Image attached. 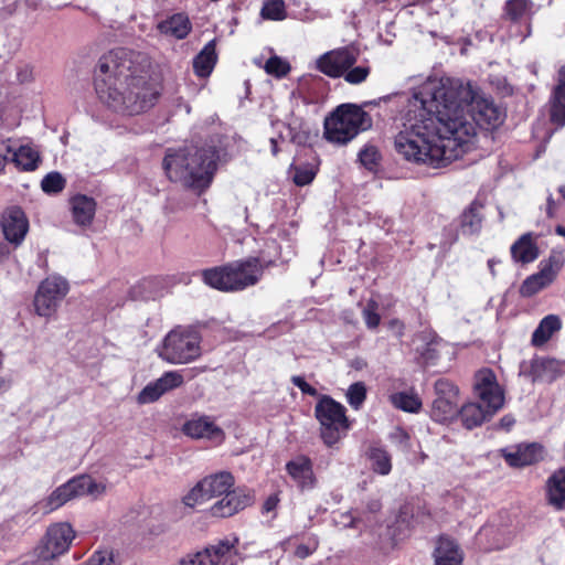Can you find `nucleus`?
I'll return each instance as SVG.
<instances>
[{
	"mask_svg": "<svg viewBox=\"0 0 565 565\" xmlns=\"http://www.w3.org/2000/svg\"><path fill=\"white\" fill-rule=\"evenodd\" d=\"M286 469L302 488L312 486V465L309 458L305 456L297 457L287 463Z\"/></svg>",
	"mask_w": 565,
	"mask_h": 565,
	"instance_id": "bb28decb",
	"label": "nucleus"
},
{
	"mask_svg": "<svg viewBox=\"0 0 565 565\" xmlns=\"http://www.w3.org/2000/svg\"><path fill=\"white\" fill-rule=\"evenodd\" d=\"M371 68L369 65H359V66H352L351 68H348V71L342 75L344 81L352 85H358L367 78L370 75Z\"/></svg>",
	"mask_w": 565,
	"mask_h": 565,
	"instance_id": "c03bdc74",
	"label": "nucleus"
},
{
	"mask_svg": "<svg viewBox=\"0 0 565 565\" xmlns=\"http://www.w3.org/2000/svg\"><path fill=\"white\" fill-rule=\"evenodd\" d=\"M564 265V257L561 253H553L550 257L541 263L539 273L529 276L520 287V294L523 297H532L556 278L558 271Z\"/></svg>",
	"mask_w": 565,
	"mask_h": 565,
	"instance_id": "9b49d317",
	"label": "nucleus"
},
{
	"mask_svg": "<svg viewBox=\"0 0 565 565\" xmlns=\"http://www.w3.org/2000/svg\"><path fill=\"white\" fill-rule=\"evenodd\" d=\"M0 224L8 244H13L15 247L23 242L29 230L28 218L18 206L7 209Z\"/></svg>",
	"mask_w": 565,
	"mask_h": 565,
	"instance_id": "ddd939ff",
	"label": "nucleus"
},
{
	"mask_svg": "<svg viewBox=\"0 0 565 565\" xmlns=\"http://www.w3.org/2000/svg\"><path fill=\"white\" fill-rule=\"evenodd\" d=\"M316 546H317L316 543H313L312 545L299 544L296 547L295 554L299 558H306L313 553V551L316 550Z\"/></svg>",
	"mask_w": 565,
	"mask_h": 565,
	"instance_id": "603ef678",
	"label": "nucleus"
},
{
	"mask_svg": "<svg viewBox=\"0 0 565 565\" xmlns=\"http://www.w3.org/2000/svg\"><path fill=\"white\" fill-rule=\"evenodd\" d=\"M550 121L558 128L565 126V65L557 72V83L550 98Z\"/></svg>",
	"mask_w": 565,
	"mask_h": 565,
	"instance_id": "a211bd4d",
	"label": "nucleus"
},
{
	"mask_svg": "<svg viewBox=\"0 0 565 565\" xmlns=\"http://www.w3.org/2000/svg\"><path fill=\"white\" fill-rule=\"evenodd\" d=\"M556 203L553 199V195L550 194L547 198V206H546V213L548 217H553L555 214Z\"/></svg>",
	"mask_w": 565,
	"mask_h": 565,
	"instance_id": "13d9d810",
	"label": "nucleus"
},
{
	"mask_svg": "<svg viewBox=\"0 0 565 565\" xmlns=\"http://www.w3.org/2000/svg\"><path fill=\"white\" fill-rule=\"evenodd\" d=\"M218 154L214 147L185 146L168 149L162 167L171 182L203 191L210 186L217 169Z\"/></svg>",
	"mask_w": 565,
	"mask_h": 565,
	"instance_id": "7ed1b4c3",
	"label": "nucleus"
},
{
	"mask_svg": "<svg viewBox=\"0 0 565 565\" xmlns=\"http://www.w3.org/2000/svg\"><path fill=\"white\" fill-rule=\"evenodd\" d=\"M105 491V484L96 482L92 476L79 475L58 487L52 494H95Z\"/></svg>",
	"mask_w": 565,
	"mask_h": 565,
	"instance_id": "aec40b11",
	"label": "nucleus"
},
{
	"mask_svg": "<svg viewBox=\"0 0 565 565\" xmlns=\"http://www.w3.org/2000/svg\"><path fill=\"white\" fill-rule=\"evenodd\" d=\"M392 405L407 413H418L422 408V399L414 392H397L390 396Z\"/></svg>",
	"mask_w": 565,
	"mask_h": 565,
	"instance_id": "2f4dec72",
	"label": "nucleus"
},
{
	"mask_svg": "<svg viewBox=\"0 0 565 565\" xmlns=\"http://www.w3.org/2000/svg\"><path fill=\"white\" fill-rule=\"evenodd\" d=\"M68 292L67 281L60 276L44 279L35 294L34 307L41 317H51L55 313L60 302Z\"/></svg>",
	"mask_w": 565,
	"mask_h": 565,
	"instance_id": "9d476101",
	"label": "nucleus"
},
{
	"mask_svg": "<svg viewBox=\"0 0 565 565\" xmlns=\"http://www.w3.org/2000/svg\"><path fill=\"white\" fill-rule=\"evenodd\" d=\"M235 478L230 471H220L204 477L189 494H234Z\"/></svg>",
	"mask_w": 565,
	"mask_h": 565,
	"instance_id": "f3484780",
	"label": "nucleus"
},
{
	"mask_svg": "<svg viewBox=\"0 0 565 565\" xmlns=\"http://www.w3.org/2000/svg\"><path fill=\"white\" fill-rule=\"evenodd\" d=\"M66 180L60 172H50L41 181L43 192L47 194H56L64 190Z\"/></svg>",
	"mask_w": 565,
	"mask_h": 565,
	"instance_id": "58836bf2",
	"label": "nucleus"
},
{
	"mask_svg": "<svg viewBox=\"0 0 565 565\" xmlns=\"http://www.w3.org/2000/svg\"><path fill=\"white\" fill-rule=\"evenodd\" d=\"M86 565H118L114 552L108 548L98 550L87 559Z\"/></svg>",
	"mask_w": 565,
	"mask_h": 565,
	"instance_id": "49530a36",
	"label": "nucleus"
},
{
	"mask_svg": "<svg viewBox=\"0 0 565 565\" xmlns=\"http://www.w3.org/2000/svg\"><path fill=\"white\" fill-rule=\"evenodd\" d=\"M71 497H45L38 501L31 509L32 515H45L62 507Z\"/></svg>",
	"mask_w": 565,
	"mask_h": 565,
	"instance_id": "4c0bfd02",
	"label": "nucleus"
},
{
	"mask_svg": "<svg viewBox=\"0 0 565 565\" xmlns=\"http://www.w3.org/2000/svg\"><path fill=\"white\" fill-rule=\"evenodd\" d=\"M180 565H211V558L206 547L195 553H190L182 557L179 562Z\"/></svg>",
	"mask_w": 565,
	"mask_h": 565,
	"instance_id": "09e8293b",
	"label": "nucleus"
},
{
	"mask_svg": "<svg viewBox=\"0 0 565 565\" xmlns=\"http://www.w3.org/2000/svg\"><path fill=\"white\" fill-rule=\"evenodd\" d=\"M558 367V362L554 359H540L535 360L532 364V372L535 379H547L552 381L555 379L554 373Z\"/></svg>",
	"mask_w": 565,
	"mask_h": 565,
	"instance_id": "e433bc0d",
	"label": "nucleus"
},
{
	"mask_svg": "<svg viewBox=\"0 0 565 565\" xmlns=\"http://www.w3.org/2000/svg\"><path fill=\"white\" fill-rule=\"evenodd\" d=\"M562 328L561 318L557 315H548L544 317L537 328L534 330L531 343L534 347L544 345L554 333L558 332Z\"/></svg>",
	"mask_w": 565,
	"mask_h": 565,
	"instance_id": "a878e982",
	"label": "nucleus"
},
{
	"mask_svg": "<svg viewBox=\"0 0 565 565\" xmlns=\"http://www.w3.org/2000/svg\"><path fill=\"white\" fill-rule=\"evenodd\" d=\"M494 264H495V262L493 259H489L488 260V266H489V268H490V270H491L493 276H494V269H493L494 268Z\"/></svg>",
	"mask_w": 565,
	"mask_h": 565,
	"instance_id": "774afa93",
	"label": "nucleus"
},
{
	"mask_svg": "<svg viewBox=\"0 0 565 565\" xmlns=\"http://www.w3.org/2000/svg\"><path fill=\"white\" fill-rule=\"evenodd\" d=\"M435 399L431 405L430 416L435 422L447 423L458 417L459 390L447 379L435 382Z\"/></svg>",
	"mask_w": 565,
	"mask_h": 565,
	"instance_id": "1a4fd4ad",
	"label": "nucleus"
},
{
	"mask_svg": "<svg viewBox=\"0 0 565 565\" xmlns=\"http://www.w3.org/2000/svg\"><path fill=\"white\" fill-rule=\"evenodd\" d=\"M473 390L484 407L478 403H467L458 408V416L468 429L480 426L504 405V392L492 370L482 369L476 373Z\"/></svg>",
	"mask_w": 565,
	"mask_h": 565,
	"instance_id": "20e7f679",
	"label": "nucleus"
},
{
	"mask_svg": "<svg viewBox=\"0 0 565 565\" xmlns=\"http://www.w3.org/2000/svg\"><path fill=\"white\" fill-rule=\"evenodd\" d=\"M291 382L295 386H297L303 394L310 395V396H317L318 391L308 384L305 379L300 375H294L291 377Z\"/></svg>",
	"mask_w": 565,
	"mask_h": 565,
	"instance_id": "8fccbe9b",
	"label": "nucleus"
},
{
	"mask_svg": "<svg viewBox=\"0 0 565 565\" xmlns=\"http://www.w3.org/2000/svg\"><path fill=\"white\" fill-rule=\"evenodd\" d=\"M408 514V507H403L401 510L399 518L405 521L406 515Z\"/></svg>",
	"mask_w": 565,
	"mask_h": 565,
	"instance_id": "0e129e2a",
	"label": "nucleus"
},
{
	"mask_svg": "<svg viewBox=\"0 0 565 565\" xmlns=\"http://www.w3.org/2000/svg\"><path fill=\"white\" fill-rule=\"evenodd\" d=\"M547 504L555 510H565V497H547Z\"/></svg>",
	"mask_w": 565,
	"mask_h": 565,
	"instance_id": "864d4df0",
	"label": "nucleus"
},
{
	"mask_svg": "<svg viewBox=\"0 0 565 565\" xmlns=\"http://www.w3.org/2000/svg\"><path fill=\"white\" fill-rule=\"evenodd\" d=\"M377 310L379 303L374 299H370L362 310L363 320L371 330L376 329L381 322V316Z\"/></svg>",
	"mask_w": 565,
	"mask_h": 565,
	"instance_id": "79ce46f5",
	"label": "nucleus"
},
{
	"mask_svg": "<svg viewBox=\"0 0 565 565\" xmlns=\"http://www.w3.org/2000/svg\"><path fill=\"white\" fill-rule=\"evenodd\" d=\"M157 29L163 35L172 36L177 40H183L191 32L192 24L186 14L174 13L160 21L157 25Z\"/></svg>",
	"mask_w": 565,
	"mask_h": 565,
	"instance_id": "4be33fe9",
	"label": "nucleus"
},
{
	"mask_svg": "<svg viewBox=\"0 0 565 565\" xmlns=\"http://www.w3.org/2000/svg\"><path fill=\"white\" fill-rule=\"evenodd\" d=\"M371 126V116L360 106L342 104L326 118L324 137L330 142L345 145Z\"/></svg>",
	"mask_w": 565,
	"mask_h": 565,
	"instance_id": "423d86ee",
	"label": "nucleus"
},
{
	"mask_svg": "<svg viewBox=\"0 0 565 565\" xmlns=\"http://www.w3.org/2000/svg\"><path fill=\"white\" fill-rule=\"evenodd\" d=\"M183 376L177 371H169L158 380L147 384L138 394L140 404H150L158 401L163 394L181 386Z\"/></svg>",
	"mask_w": 565,
	"mask_h": 565,
	"instance_id": "4468645a",
	"label": "nucleus"
},
{
	"mask_svg": "<svg viewBox=\"0 0 565 565\" xmlns=\"http://www.w3.org/2000/svg\"><path fill=\"white\" fill-rule=\"evenodd\" d=\"M260 17L264 20L282 21L287 18V10L284 0H267L264 2Z\"/></svg>",
	"mask_w": 565,
	"mask_h": 565,
	"instance_id": "c9c22d12",
	"label": "nucleus"
},
{
	"mask_svg": "<svg viewBox=\"0 0 565 565\" xmlns=\"http://www.w3.org/2000/svg\"><path fill=\"white\" fill-rule=\"evenodd\" d=\"M279 503V497H267L266 501L263 504L262 512L263 514H268L275 512L277 505ZM276 516L275 513L270 516L273 520Z\"/></svg>",
	"mask_w": 565,
	"mask_h": 565,
	"instance_id": "3c124183",
	"label": "nucleus"
},
{
	"mask_svg": "<svg viewBox=\"0 0 565 565\" xmlns=\"http://www.w3.org/2000/svg\"><path fill=\"white\" fill-rule=\"evenodd\" d=\"M320 423V436L328 447L335 445L349 429L345 407L328 395H322L315 407Z\"/></svg>",
	"mask_w": 565,
	"mask_h": 565,
	"instance_id": "6e6552de",
	"label": "nucleus"
},
{
	"mask_svg": "<svg viewBox=\"0 0 565 565\" xmlns=\"http://www.w3.org/2000/svg\"><path fill=\"white\" fill-rule=\"evenodd\" d=\"M265 71L270 75L281 78L289 73L290 65L279 56H271L265 64Z\"/></svg>",
	"mask_w": 565,
	"mask_h": 565,
	"instance_id": "37998d69",
	"label": "nucleus"
},
{
	"mask_svg": "<svg viewBox=\"0 0 565 565\" xmlns=\"http://www.w3.org/2000/svg\"><path fill=\"white\" fill-rule=\"evenodd\" d=\"M504 15L511 22H520L522 19L531 18L535 10L532 0H508L503 8Z\"/></svg>",
	"mask_w": 565,
	"mask_h": 565,
	"instance_id": "c756f323",
	"label": "nucleus"
},
{
	"mask_svg": "<svg viewBox=\"0 0 565 565\" xmlns=\"http://www.w3.org/2000/svg\"><path fill=\"white\" fill-rule=\"evenodd\" d=\"M398 120L395 150L407 161L440 168L466 152L476 126L494 128L502 122V113L469 84L435 78L414 92Z\"/></svg>",
	"mask_w": 565,
	"mask_h": 565,
	"instance_id": "f257e3e1",
	"label": "nucleus"
},
{
	"mask_svg": "<svg viewBox=\"0 0 565 565\" xmlns=\"http://www.w3.org/2000/svg\"><path fill=\"white\" fill-rule=\"evenodd\" d=\"M507 463L514 468L534 465L544 458V448L539 443L520 444L502 450Z\"/></svg>",
	"mask_w": 565,
	"mask_h": 565,
	"instance_id": "2eb2a0df",
	"label": "nucleus"
},
{
	"mask_svg": "<svg viewBox=\"0 0 565 565\" xmlns=\"http://www.w3.org/2000/svg\"><path fill=\"white\" fill-rule=\"evenodd\" d=\"M366 398V386L363 382L351 384L347 392L348 403L354 409H359Z\"/></svg>",
	"mask_w": 565,
	"mask_h": 565,
	"instance_id": "a19ab883",
	"label": "nucleus"
},
{
	"mask_svg": "<svg viewBox=\"0 0 565 565\" xmlns=\"http://www.w3.org/2000/svg\"><path fill=\"white\" fill-rule=\"evenodd\" d=\"M7 154L8 153H4V154L0 153V171H2L7 164V160H8Z\"/></svg>",
	"mask_w": 565,
	"mask_h": 565,
	"instance_id": "e2e57ef3",
	"label": "nucleus"
},
{
	"mask_svg": "<svg viewBox=\"0 0 565 565\" xmlns=\"http://www.w3.org/2000/svg\"><path fill=\"white\" fill-rule=\"evenodd\" d=\"M366 456L374 471L381 475L390 473L392 469L391 456L384 448L380 446H371Z\"/></svg>",
	"mask_w": 565,
	"mask_h": 565,
	"instance_id": "473e14b6",
	"label": "nucleus"
},
{
	"mask_svg": "<svg viewBox=\"0 0 565 565\" xmlns=\"http://www.w3.org/2000/svg\"><path fill=\"white\" fill-rule=\"evenodd\" d=\"M370 509H371V511H372V512L377 511V510L380 509V503H379V501H374V502H372V504L370 505Z\"/></svg>",
	"mask_w": 565,
	"mask_h": 565,
	"instance_id": "69168bd1",
	"label": "nucleus"
},
{
	"mask_svg": "<svg viewBox=\"0 0 565 565\" xmlns=\"http://www.w3.org/2000/svg\"><path fill=\"white\" fill-rule=\"evenodd\" d=\"M250 499L252 497H223L220 501L215 502L210 510L213 516H232L248 505Z\"/></svg>",
	"mask_w": 565,
	"mask_h": 565,
	"instance_id": "cd10ccee",
	"label": "nucleus"
},
{
	"mask_svg": "<svg viewBox=\"0 0 565 565\" xmlns=\"http://www.w3.org/2000/svg\"><path fill=\"white\" fill-rule=\"evenodd\" d=\"M263 274L264 265L259 258L248 257L203 269L201 278L211 288L223 292H236L255 286Z\"/></svg>",
	"mask_w": 565,
	"mask_h": 565,
	"instance_id": "39448f33",
	"label": "nucleus"
},
{
	"mask_svg": "<svg viewBox=\"0 0 565 565\" xmlns=\"http://www.w3.org/2000/svg\"><path fill=\"white\" fill-rule=\"evenodd\" d=\"M270 145H271V153L274 156H277L279 149H278V145H277V140L275 138H271L270 139Z\"/></svg>",
	"mask_w": 565,
	"mask_h": 565,
	"instance_id": "680f3d73",
	"label": "nucleus"
},
{
	"mask_svg": "<svg viewBox=\"0 0 565 565\" xmlns=\"http://www.w3.org/2000/svg\"><path fill=\"white\" fill-rule=\"evenodd\" d=\"M477 543L483 550L492 551L505 547L508 541L500 529L494 525H484L477 534Z\"/></svg>",
	"mask_w": 565,
	"mask_h": 565,
	"instance_id": "c85d7f7f",
	"label": "nucleus"
},
{
	"mask_svg": "<svg viewBox=\"0 0 565 565\" xmlns=\"http://www.w3.org/2000/svg\"><path fill=\"white\" fill-rule=\"evenodd\" d=\"M359 57V51L354 47L345 46L329 51L321 55L317 61V67L329 77L338 78L355 65Z\"/></svg>",
	"mask_w": 565,
	"mask_h": 565,
	"instance_id": "f8f14e48",
	"label": "nucleus"
},
{
	"mask_svg": "<svg viewBox=\"0 0 565 565\" xmlns=\"http://www.w3.org/2000/svg\"><path fill=\"white\" fill-rule=\"evenodd\" d=\"M11 387V380L0 376V395L9 391Z\"/></svg>",
	"mask_w": 565,
	"mask_h": 565,
	"instance_id": "052dcab7",
	"label": "nucleus"
},
{
	"mask_svg": "<svg viewBox=\"0 0 565 565\" xmlns=\"http://www.w3.org/2000/svg\"><path fill=\"white\" fill-rule=\"evenodd\" d=\"M349 522L344 523V526H355V519L353 516H349Z\"/></svg>",
	"mask_w": 565,
	"mask_h": 565,
	"instance_id": "338daca9",
	"label": "nucleus"
},
{
	"mask_svg": "<svg viewBox=\"0 0 565 565\" xmlns=\"http://www.w3.org/2000/svg\"><path fill=\"white\" fill-rule=\"evenodd\" d=\"M216 61V40L213 39L193 58L194 73L200 77H207L212 73Z\"/></svg>",
	"mask_w": 565,
	"mask_h": 565,
	"instance_id": "393cba45",
	"label": "nucleus"
},
{
	"mask_svg": "<svg viewBox=\"0 0 565 565\" xmlns=\"http://www.w3.org/2000/svg\"><path fill=\"white\" fill-rule=\"evenodd\" d=\"M184 435L194 439H209L217 444L224 440V431L209 416L192 417L183 424Z\"/></svg>",
	"mask_w": 565,
	"mask_h": 565,
	"instance_id": "dca6fc26",
	"label": "nucleus"
},
{
	"mask_svg": "<svg viewBox=\"0 0 565 565\" xmlns=\"http://www.w3.org/2000/svg\"><path fill=\"white\" fill-rule=\"evenodd\" d=\"M202 337L194 327H177L163 339L159 356L171 364H188L201 356Z\"/></svg>",
	"mask_w": 565,
	"mask_h": 565,
	"instance_id": "0eeeda50",
	"label": "nucleus"
},
{
	"mask_svg": "<svg viewBox=\"0 0 565 565\" xmlns=\"http://www.w3.org/2000/svg\"><path fill=\"white\" fill-rule=\"evenodd\" d=\"M418 337L425 344L417 348V351L425 363L434 364L439 356L437 348L441 339L433 331H423Z\"/></svg>",
	"mask_w": 565,
	"mask_h": 565,
	"instance_id": "7c9ffc66",
	"label": "nucleus"
},
{
	"mask_svg": "<svg viewBox=\"0 0 565 565\" xmlns=\"http://www.w3.org/2000/svg\"><path fill=\"white\" fill-rule=\"evenodd\" d=\"M514 424L515 419L512 415H504L499 423L500 427L505 430H509Z\"/></svg>",
	"mask_w": 565,
	"mask_h": 565,
	"instance_id": "4d7b16f0",
	"label": "nucleus"
},
{
	"mask_svg": "<svg viewBox=\"0 0 565 565\" xmlns=\"http://www.w3.org/2000/svg\"><path fill=\"white\" fill-rule=\"evenodd\" d=\"M96 201L84 194H76L70 199V209L73 222L81 226L87 227L93 223L96 213Z\"/></svg>",
	"mask_w": 565,
	"mask_h": 565,
	"instance_id": "6ab92c4d",
	"label": "nucleus"
},
{
	"mask_svg": "<svg viewBox=\"0 0 565 565\" xmlns=\"http://www.w3.org/2000/svg\"><path fill=\"white\" fill-rule=\"evenodd\" d=\"M146 54L125 47L104 54L95 68L98 98L116 113L137 115L151 108L158 93L147 83Z\"/></svg>",
	"mask_w": 565,
	"mask_h": 565,
	"instance_id": "f03ea898",
	"label": "nucleus"
},
{
	"mask_svg": "<svg viewBox=\"0 0 565 565\" xmlns=\"http://www.w3.org/2000/svg\"><path fill=\"white\" fill-rule=\"evenodd\" d=\"M290 141L297 146H306L310 140V129L303 122L294 121L288 125Z\"/></svg>",
	"mask_w": 565,
	"mask_h": 565,
	"instance_id": "ea45409f",
	"label": "nucleus"
},
{
	"mask_svg": "<svg viewBox=\"0 0 565 565\" xmlns=\"http://www.w3.org/2000/svg\"><path fill=\"white\" fill-rule=\"evenodd\" d=\"M511 256L515 263L529 264L539 257V247L532 233H525L511 246Z\"/></svg>",
	"mask_w": 565,
	"mask_h": 565,
	"instance_id": "b1692460",
	"label": "nucleus"
},
{
	"mask_svg": "<svg viewBox=\"0 0 565 565\" xmlns=\"http://www.w3.org/2000/svg\"><path fill=\"white\" fill-rule=\"evenodd\" d=\"M481 205L472 202L461 215V228L463 234H475L481 228Z\"/></svg>",
	"mask_w": 565,
	"mask_h": 565,
	"instance_id": "72a5a7b5",
	"label": "nucleus"
},
{
	"mask_svg": "<svg viewBox=\"0 0 565 565\" xmlns=\"http://www.w3.org/2000/svg\"><path fill=\"white\" fill-rule=\"evenodd\" d=\"M316 171L308 166L295 167V173L292 177L294 182L299 186H305L313 181Z\"/></svg>",
	"mask_w": 565,
	"mask_h": 565,
	"instance_id": "de8ad7c7",
	"label": "nucleus"
},
{
	"mask_svg": "<svg viewBox=\"0 0 565 565\" xmlns=\"http://www.w3.org/2000/svg\"><path fill=\"white\" fill-rule=\"evenodd\" d=\"M11 254V247L7 242H0V264L9 258Z\"/></svg>",
	"mask_w": 565,
	"mask_h": 565,
	"instance_id": "6e6d98bb",
	"label": "nucleus"
},
{
	"mask_svg": "<svg viewBox=\"0 0 565 565\" xmlns=\"http://www.w3.org/2000/svg\"><path fill=\"white\" fill-rule=\"evenodd\" d=\"M558 192L561 193L563 199H565V184L559 186ZM555 232L557 235L565 237V225H557L555 227Z\"/></svg>",
	"mask_w": 565,
	"mask_h": 565,
	"instance_id": "bf43d9fd",
	"label": "nucleus"
},
{
	"mask_svg": "<svg viewBox=\"0 0 565 565\" xmlns=\"http://www.w3.org/2000/svg\"><path fill=\"white\" fill-rule=\"evenodd\" d=\"M434 558L435 565H461L463 555L455 541L441 536L437 541Z\"/></svg>",
	"mask_w": 565,
	"mask_h": 565,
	"instance_id": "5701e85b",
	"label": "nucleus"
},
{
	"mask_svg": "<svg viewBox=\"0 0 565 565\" xmlns=\"http://www.w3.org/2000/svg\"><path fill=\"white\" fill-rule=\"evenodd\" d=\"M359 160L369 170H374L379 164L380 153L374 146H365L359 152Z\"/></svg>",
	"mask_w": 565,
	"mask_h": 565,
	"instance_id": "a18cd8bd",
	"label": "nucleus"
},
{
	"mask_svg": "<svg viewBox=\"0 0 565 565\" xmlns=\"http://www.w3.org/2000/svg\"><path fill=\"white\" fill-rule=\"evenodd\" d=\"M235 540L233 543L228 540H221L216 544L206 547L209 551L211 565H226L227 556L235 548Z\"/></svg>",
	"mask_w": 565,
	"mask_h": 565,
	"instance_id": "f704fd0d",
	"label": "nucleus"
},
{
	"mask_svg": "<svg viewBox=\"0 0 565 565\" xmlns=\"http://www.w3.org/2000/svg\"><path fill=\"white\" fill-rule=\"evenodd\" d=\"M10 142V139L3 142V151L12 154V162L23 171L35 170L41 160L39 152L30 146H20L15 149Z\"/></svg>",
	"mask_w": 565,
	"mask_h": 565,
	"instance_id": "412c9836",
	"label": "nucleus"
},
{
	"mask_svg": "<svg viewBox=\"0 0 565 565\" xmlns=\"http://www.w3.org/2000/svg\"><path fill=\"white\" fill-rule=\"evenodd\" d=\"M207 497H183V503L189 508L202 504Z\"/></svg>",
	"mask_w": 565,
	"mask_h": 565,
	"instance_id": "5fc2aeb1",
	"label": "nucleus"
}]
</instances>
